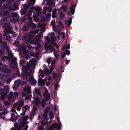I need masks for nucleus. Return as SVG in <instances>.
<instances>
[{
	"instance_id": "obj_1",
	"label": "nucleus",
	"mask_w": 130,
	"mask_h": 130,
	"mask_svg": "<svg viewBox=\"0 0 130 130\" xmlns=\"http://www.w3.org/2000/svg\"><path fill=\"white\" fill-rule=\"evenodd\" d=\"M4 26L6 28L5 29V31L6 32L11 34L12 33V28L10 26V24L8 22H6L5 23Z\"/></svg>"
},
{
	"instance_id": "obj_2",
	"label": "nucleus",
	"mask_w": 130,
	"mask_h": 130,
	"mask_svg": "<svg viewBox=\"0 0 130 130\" xmlns=\"http://www.w3.org/2000/svg\"><path fill=\"white\" fill-rule=\"evenodd\" d=\"M18 15V14L15 12H13L8 17V19L11 21H16L15 18Z\"/></svg>"
},
{
	"instance_id": "obj_3",
	"label": "nucleus",
	"mask_w": 130,
	"mask_h": 130,
	"mask_svg": "<svg viewBox=\"0 0 130 130\" xmlns=\"http://www.w3.org/2000/svg\"><path fill=\"white\" fill-rule=\"evenodd\" d=\"M24 92H26L27 94L29 95L31 93V87L28 85H26L23 88Z\"/></svg>"
},
{
	"instance_id": "obj_4",
	"label": "nucleus",
	"mask_w": 130,
	"mask_h": 130,
	"mask_svg": "<svg viewBox=\"0 0 130 130\" xmlns=\"http://www.w3.org/2000/svg\"><path fill=\"white\" fill-rule=\"evenodd\" d=\"M9 91L8 88L5 89V91L1 95L0 98L1 100H4L6 98L7 94L8 93Z\"/></svg>"
},
{
	"instance_id": "obj_5",
	"label": "nucleus",
	"mask_w": 130,
	"mask_h": 130,
	"mask_svg": "<svg viewBox=\"0 0 130 130\" xmlns=\"http://www.w3.org/2000/svg\"><path fill=\"white\" fill-rule=\"evenodd\" d=\"M3 66L4 67L3 68L2 70L4 72L9 73L11 72L12 71L11 70V69H9V66L8 65H6L5 64V63H4Z\"/></svg>"
},
{
	"instance_id": "obj_6",
	"label": "nucleus",
	"mask_w": 130,
	"mask_h": 130,
	"mask_svg": "<svg viewBox=\"0 0 130 130\" xmlns=\"http://www.w3.org/2000/svg\"><path fill=\"white\" fill-rule=\"evenodd\" d=\"M16 62V59H14L13 60L12 62L10 63V66L11 68L12 69H14L15 67H17V64Z\"/></svg>"
},
{
	"instance_id": "obj_7",
	"label": "nucleus",
	"mask_w": 130,
	"mask_h": 130,
	"mask_svg": "<svg viewBox=\"0 0 130 130\" xmlns=\"http://www.w3.org/2000/svg\"><path fill=\"white\" fill-rule=\"evenodd\" d=\"M22 95L23 97H26L25 99L26 100H28L30 99L31 98V95H27L26 92H23L22 93Z\"/></svg>"
},
{
	"instance_id": "obj_8",
	"label": "nucleus",
	"mask_w": 130,
	"mask_h": 130,
	"mask_svg": "<svg viewBox=\"0 0 130 130\" xmlns=\"http://www.w3.org/2000/svg\"><path fill=\"white\" fill-rule=\"evenodd\" d=\"M57 123L52 124L50 126L47 130H54V128H57Z\"/></svg>"
},
{
	"instance_id": "obj_9",
	"label": "nucleus",
	"mask_w": 130,
	"mask_h": 130,
	"mask_svg": "<svg viewBox=\"0 0 130 130\" xmlns=\"http://www.w3.org/2000/svg\"><path fill=\"white\" fill-rule=\"evenodd\" d=\"M8 33H9L6 32L5 31V32L4 34V36L6 37V39L8 41H10L12 37L8 34Z\"/></svg>"
},
{
	"instance_id": "obj_10",
	"label": "nucleus",
	"mask_w": 130,
	"mask_h": 130,
	"mask_svg": "<svg viewBox=\"0 0 130 130\" xmlns=\"http://www.w3.org/2000/svg\"><path fill=\"white\" fill-rule=\"evenodd\" d=\"M28 27H31V28H35L36 27V25L35 24L33 23V22H29L28 24Z\"/></svg>"
},
{
	"instance_id": "obj_11",
	"label": "nucleus",
	"mask_w": 130,
	"mask_h": 130,
	"mask_svg": "<svg viewBox=\"0 0 130 130\" xmlns=\"http://www.w3.org/2000/svg\"><path fill=\"white\" fill-rule=\"evenodd\" d=\"M18 122L21 124V126L22 127H23L25 125L26 122H24L23 121L22 122V117H20L19 118Z\"/></svg>"
},
{
	"instance_id": "obj_12",
	"label": "nucleus",
	"mask_w": 130,
	"mask_h": 130,
	"mask_svg": "<svg viewBox=\"0 0 130 130\" xmlns=\"http://www.w3.org/2000/svg\"><path fill=\"white\" fill-rule=\"evenodd\" d=\"M7 98L8 100L10 101H11L12 99L14 98L13 96V93L12 92H10L9 94L8 95Z\"/></svg>"
},
{
	"instance_id": "obj_13",
	"label": "nucleus",
	"mask_w": 130,
	"mask_h": 130,
	"mask_svg": "<svg viewBox=\"0 0 130 130\" xmlns=\"http://www.w3.org/2000/svg\"><path fill=\"white\" fill-rule=\"evenodd\" d=\"M28 75L27 74H24L23 73L22 74V77L23 79L25 80L27 79L28 80V78H30V76Z\"/></svg>"
},
{
	"instance_id": "obj_14",
	"label": "nucleus",
	"mask_w": 130,
	"mask_h": 130,
	"mask_svg": "<svg viewBox=\"0 0 130 130\" xmlns=\"http://www.w3.org/2000/svg\"><path fill=\"white\" fill-rule=\"evenodd\" d=\"M72 7H70V11L71 13L73 14L75 11V8L74 7H75V5L73 4L72 5Z\"/></svg>"
},
{
	"instance_id": "obj_15",
	"label": "nucleus",
	"mask_w": 130,
	"mask_h": 130,
	"mask_svg": "<svg viewBox=\"0 0 130 130\" xmlns=\"http://www.w3.org/2000/svg\"><path fill=\"white\" fill-rule=\"evenodd\" d=\"M2 44L3 46H2V47L3 49H5V48L8 51L9 50V47H8L6 43L5 42H3L2 43Z\"/></svg>"
},
{
	"instance_id": "obj_16",
	"label": "nucleus",
	"mask_w": 130,
	"mask_h": 130,
	"mask_svg": "<svg viewBox=\"0 0 130 130\" xmlns=\"http://www.w3.org/2000/svg\"><path fill=\"white\" fill-rule=\"evenodd\" d=\"M11 118V121L13 122L15 121L18 119V117H16L15 115L13 113L12 114Z\"/></svg>"
},
{
	"instance_id": "obj_17",
	"label": "nucleus",
	"mask_w": 130,
	"mask_h": 130,
	"mask_svg": "<svg viewBox=\"0 0 130 130\" xmlns=\"http://www.w3.org/2000/svg\"><path fill=\"white\" fill-rule=\"evenodd\" d=\"M48 120H41V124L43 126H46L48 124Z\"/></svg>"
},
{
	"instance_id": "obj_18",
	"label": "nucleus",
	"mask_w": 130,
	"mask_h": 130,
	"mask_svg": "<svg viewBox=\"0 0 130 130\" xmlns=\"http://www.w3.org/2000/svg\"><path fill=\"white\" fill-rule=\"evenodd\" d=\"M38 84L39 86L42 85L43 86L44 83L42 80V79L41 77L39 78L38 80Z\"/></svg>"
},
{
	"instance_id": "obj_19",
	"label": "nucleus",
	"mask_w": 130,
	"mask_h": 130,
	"mask_svg": "<svg viewBox=\"0 0 130 130\" xmlns=\"http://www.w3.org/2000/svg\"><path fill=\"white\" fill-rule=\"evenodd\" d=\"M46 103V101L45 99H43L41 102V105L43 108H44L45 107Z\"/></svg>"
},
{
	"instance_id": "obj_20",
	"label": "nucleus",
	"mask_w": 130,
	"mask_h": 130,
	"mask_svg": "<svg viewBox=\"0 0 130 130\" xmlns=\"http://www.w3.org/2000/svg\"><path fill=\"white\" fill-rule=\"evenodd\" d=\"M35 103L36 105H39L40 104V99L38 96L36 98Z\"/></svg>"
},
{
	"instance_id": "obj_21",
	"label": "nucleus",
	"mask_w": 130,
	"mask_h": 130,
	"mask_svg": "<svg viewBox=\"0 0 130 130\" xmlns=\"http://www.w3.org/2000/svg\"><path fill=\"white\" fill-rule=\"evenodd\" d=\"M48 116V114L44 113L42 116V118L43 120H48L47 118Z\"/></svg>"
},
{
	"instance_id": "obj_22",
	"label": "nucleus",
	"mask_w": 130,
	"mask_h": 130,
	"mask_svg": "<svg viewBox=\"0 0 130 130\" xmlns=\"http://www.w3.org/2000/svg\"><path fill=\"white\" fill-rule=\"evenodd\" d=\"M27 10L26 9H25L23 8L21 10V12L22 15H25L26 14Z\"/></svg>"
},
{
	"instance_id": "obj_23",
	"label": "nucleus",
	"mask_w": 130,
	"mask_h": 130,
	"mask_svg": "<svg viewBox=\"0 0 130 130\" xmlns=\"http://www.w3.org/2000/svg\"><path fill=\"white\" fill-rule=\"evenodd\" d=\"M14 126L18 130H21V127L20 125L19 124L17 123H15L14 125Z\"/></svg>"
},
{
	"instance_id": "obj_24",
	"label": "nucleus",
	"mask_w": 130,
	"mask_h": 130,
	"mask_svg": "<svg viewBox=\"0 0 130 130\" xmlns=\"http://www.w3.org/2000/svg\"><path fill=\"white\" fill-rule=\"evenodd\" d=\"M29 82L33 86H35L36 85L37 83V81L35 79L31 80L29 81Z\"/></svg>"
},
{
	"instance_id": "obj_25",
	"label": "nucleus",
	"mask_w": 130,
	"mask_h": 130,
	"mask_svg": "<svg viewBox=\"0 0 130 130\" xmlns=\"http://www.w3.org/2000/svg\"><path fill=\"white\" fill-rule=\"evenodd\" d=\"M22 117V121H23L26 122V121L28 119V117L27 116H25L23 117Z\"/></svg>"
},
{
	"instance_id": "obj_26",
	"label": "nucleus",
	"mask_w": 130,
	"mask_h": 130,
	"mask_svg": "<svg viewBox=\"0 0 130 130\" xmlns=\"http://www.w3.org/2000/svg\"><path fill=\"white\" fill-rule=\"evenodd\" d=\"M51 41H55L56 37L54 36V33H52L51 36Z\"/></svg>"
},
{
	"instance_id": "obj_27",
	"label": "nucleus",
	"mask_w": 130,
	"mask_h": 130,
	"mask_svg": "<svg viewBox=\"0 0 130 130\" xmlns=\"http://www.w3.org/2000/svg\"><path fill=\"white\" fill-rule=\"evenodd\" d=\"M50 109V108L48 107L47 108H46L44 110V113H46V114H48V112L49 110Z\"/></svg>"
},
{
	"instance_id": "obj_28",
	"label": "nucleus",
	"mask_w": 130,
	"mask_h": 130,
	"mask_svg": "<svg viewBox=\"0 0 130 130\" xmlns=\"http://www.w3.org/2000/svg\"><path fill=\"white\" fill-rule=\"evenodd\" d=\"M4 12V16L8 15L10 13L9 11L7 10H5Z\"/></svg>"
},
{
	"instance_id": "obj_29",
	"label": "nucleus",
	"mask_w": 130,
	"mask_h": 130,
	"mask_svg": "<svg viewBox=\"0 0 130 130\" xmlns=\"http://www.w3.org/2000/svg\"><path fill=\"white\" fill-rule=\"evenodd\" d=\"M61 8L63 9L64 11H66L67 10L68 7L66 5H62L61 6Z\"/></svg>"
},
{
	"instance_id": "obj_30",
	"label": "nucleus",
	"mask_w": 130,
	"mask_h": 130,
	"mask_svg": "<svg viewBox=\"0 0 130 130\" xmlns=\"http://www.w3.org/2000/svg\"><path fill=\"white\" fill-rule=\"evenodd\" d=\"M35 3V2L33 0H30L28 4L30 6H33L34 5Z\"/></svg>"
},
{
	"instance_id": "obj_31",
	"label": "nucleus",
	"mask_w": 130,
	"mask_h": 130,
	"mask_svg": "<svg viewBox=\"0 0 130 130\" xmlns=\"http://www.w3.org/2000/svg\"><path fill=\"white\" fill-rule=\"evenodd\" d=\"M35 91L37 95L40 94L41 91L39 89H38L37 88H36L35 89Z\"/></svg>"
},
{
	"instance_id": "obj_32",
	"label": "nucleus",
	"mask_w": 130,
	"mask_h": 130,
	"mask_svg": "<svg viewBox=\"0 0 130 130\" xmlns=\"http://www.w3.org/2000/svg\"><path fill=\"white\" fill-rule=\"evenodd\" d=\"M24 105V102L23 100H21L19 101V104L18 105L20 106L21 107H23Z\"/></svg>"
},
{
	"instance_id": "obj_33",
	"label": "nucleus",
	"mask_w": 130,
	"mask_h": 130,
	"mask_svg": "<svg viewBox=\"0 0 130 130\" xmlns=\"http://www.w3.org/2000/svg\"><path fill=\"white\" fill-rule=\"evenodd\" d=\"M23 72L24 73V74H27L28 75H30V74L29 72H28V70L26 68H25Z\"/></svg>"
},
{
	"instance_id": "obj_34",
	"label": "nucleus",
	"mask_w": 130,
	"mask_h": 130,
	"mask_svg": "<svg viewBox=\"0 0 130 130\" xmlns=\"http://www.w3.org/2000/svg\"><path fill=\"white\" fill-rule=\"evenodd\" d=\"M49 44H46V46L49 48V50L50 51L52 50V45L49 43H48Z\"/></svg>"
},
{
	"instance_id": "obj_35",
	"label": "nucleus",
	"mask_w": 130,
	"mask_h": 130,
	"mask_svg": "<svg viewBox=\"0 0 130 130\" xmlns=\"http://www.w3.org/2000/svg\"><path fill=\"white\" fill-rule=\"evenodd\" d=\"M14 83L17 85H20V80H19L15 81L14 82Z\"/></svg>"
},
{
	"instance_id": "obj_36",
	"label": "nucleus",
	"mask_w": 130,
	"mask_h": 130,
	"mask_svg": "<svg viewBox=\"0 0 130 130\" xmlns=\"http://www.w3.org/2000/svg\"><path fill=\"white\" fill-rule=\"evenodd\" d=\"M13 43L17 46H18L20 45L19 42L17 41H15Z\"/></svg>"
},
{
	"instance_id": "obj_37",
	"label": "nucleus",
	"mask_w": 130,
	"mask_h": 130,
	"mask_svg": "<svg viewBox=\"0 0 130 130\" xmlns=\"http://www.w3.org/2000/svg\"><path fill=\"white\" fill-rule=\"evenodd\" d=\"M63 49L65 50L66 49H69L70 48V45L69 44H68L66 46L63 47Z\"/></svg>"
},
{
	"instance_id": "obj_38",
	"label": "nucleus",
	"mask_w": 130,
	"mask_h": 130,
	"mask_svg": "<svg viewBox=\"0 0 130 130\" xmlns=\"http://www.w3.org/2000/svg\"><path fill=\"white\" fill-rule=\"evenodd\" d=\"M45 39L46 41L48 42V43H49L51 41V39L48 36H46L45 38Z\"/></svg>"
},
{
	"instance_id": "obj_39",
	"label": "nucleus",
	"mask_w": 130,
	"mask_h": 130,
	"mask_svg": "<svg viewBox=\"0 0 130 130\" xmlns=\"http://www.w3.org/2000/svg\"><path fill=\"white\" fill-rule=\"evenodd\" d=\"M30 6L29 4H25L24 5L23 8L25 9H26L27 10V9Z\"/></svg>"
},
{
	"instance_id": "obj_40",
	"label": "nucleus",
	"mask_w": 130,
	"mask_h": 130,
	"mask_svg": "<svg viewBox=\"0 0 130 130\" xmlns=\"http://www.w3.org/2000/svg\"><path fill=\"white\" fill-rule=\"evenodd\" d=\"M72 19L70 18L68 21V26H69L72 23Z\"/></svg>"
},
{
	"instance_id": "obj_41",
	"label": "nucleus",
	"mask_w": 130,
	"mask_h": 130,
	"mask_svg": "<svg viewBox=\"0 0 130 130\" xmlns=\"http://www.w3.org/2000/svg\"><path fill=\"white\" fill-rule=\"evenodd\" d=\"M34 79H35L34 78V76L32 75H31L30 74V78H28V80H29V81H30Z\"/></svg>"
},
{
	"instance_id": "obj_42",
	"label": "nucleus",
	"mask_w": 130,
	"mask_h": 130,
	"mask_svg": "<svg viewBox=\"0 0 130 130\" xmlns=\"http://www.w3.org/2000/svg\"><path fill=\"white\" fill-rule=\"evenodd\" d=\"M4 104L6 106H8L10 105V103L8 101H6L4 102Z\"/></svg>"
},
{
	"instance_id": "obj_43",
	"label": "nucleus",
	"mask_w": 130,
	"mask_h": 130,
	"mask_svg": "<svg viewBox=\"0 0 130 130\" xmlns=\"http://www.w3.org/2000/svg\"><path fill=\"white\" fill-rule=\"evenodd\" d=\"M32 11H30L29 10L28 11V13L27 15V16L28 17H29L31 16L32 14Z\"/></svg>"
},
{
	"instance_id": "obj_44",
	"label": "nucleus",
	"mask_w": 130,
	"mask_h": 130,
	"mask_svg": "<svg viewBox=\"0 0 130 130\" xmlns=\"http://www.w3.org/2000/svg\"><path fill=\"white\" fill-rule=\"evenodd\" d=\"M35 9L36 12H38L41 10V8L40 7H38L35 8Z\"/></svg>"
},
{
	"instance_id": "obj_45",
	"label": "nucleus",
	"mask_w": 130,
	"mask_h": 130,
	"mask_svg": "<svg viewBox=\"0 0 130 130\" xmlns=\"http://www.w3.org/2000/svg\"><path fill=\"white\" fill-rule=\"evenodd\" d=\"M37 109V106H34L33 107V113H35L36 110Z\"/></svg>"
},
{
	"instance_id": "obj_46",
	"label": "nucleus",
	"mask_w": 130,
	"mask_h": 130,
	"mask_svg": "<svg viewBox=\"0 0 130 130\" xmlns=\"http://www.w3.org/2000/svg\"><path fill=\"white\" fill-rule=\"evenodd\" d=\"M18 95V93L17 92H15L14 93H13V96L14 98L17 97Z\"/></svg>"
},
{
	"instance_id": "obj_47",
	"label": "nucleus",
	"mask_w": 130,
	"mask_h": 130,
	"mask_svg": "<svg viewBox=\"0 0 130 130\" xmlns=\"http://www.w3.org/2000/svg\"><path fill=\"white\" fill-rule=\"evenodd\" d=\"M43 24H41L39 23L38 25V28H41L43 27Z\"/></svg>"
},
{
	"instance_id": "obj_48",
	"label": "nucleus",
	"mask_w": 130,
	"mask_h": 130,
	"mask_svg": "<svg viewBox=\"0 0 130 130\" xmlns=\"http://www.w3.org/2000/svg\"><path fill=\"white\" fill-rule=\"evenodd\" d=\"M39 31V30L38 29L34 30L33 31H31L32 32V33L34 34H36L38 33Z\"/></svg>"
},
{
	"instance_id": "obj_49",
	"label": "nucleus",
	"mask_w": 130,
	"mask_h": 130,
	"mask_svg": "<svg viewBox=\"0 0 130 130\" xmlns=\"http://www.w3.org/2000/svg\"><path fill=\"white\" fill-rule=\"evenodd\" d=\"M44 72L47 74L50 73V71L47 70L46 68H45L44 70Z\"/></svg>"
},
{
	"instance_id": "obj_50",
	"label": "nucleus",
	"mask_w": 130,
	"mask_h": 130,
	"mask_svg": "<svg viewBox=\"0 0 130 130\" xmlns=\"http://www.w3.org/2000/svg\"><path fill=\"white\" fill-rule=\"evenodd\" d=\"M65 53L66 54L69 55L70 54V52L69 50H66L65 51Z\"/></svg>"
},
{
	"instance_id": "obj_51",
	"label": "nucleus",
	"mask_w": 130,
	"mask_h": 130,
	"mask_svg": "<svg viewBox=\"0 0 130 130\" xmlns=\"http://www.w3.org/2000/svg\"><path fill=\"white\" fill-rule=\"evenodd\" d=\"M9 6H8L6 4H4L3 5V7L4 9H7V8Z\"/></svg>"
},
{
	"instance_id": "obj_52",
	"label": "nucleus",
	"mask_w": 130,
	"mask_h": 130,
	"mask_svg": "<svg viewBox=\"0 0 130 130\" xmlns=\"http://www.w3.org/2000/svg\"><path fill=\"white\" fill-rule=\"evenodd\" d=\"M4 49H0V54H3L4 53Z\"/></svg>"
},
{
	"instance_id": "obj_53",
	"label": "nucleus",
	"mask_w": 130,
	"mask_h": 130,
	"mask_svg": "<svg viewBox=\"0 0 130 130\" xmlns=\"http://www.w3.org/2000/svg\"><path fill=\"white\" fill-rule=\"evenodd\" d=\"M61 36L62 38H64L65 36V33L63 32H62L61 33Z\"/></svg>"
},
{
	"instance_id": "obj_54",
	"label": "nucleus",
	"mask_w": 130,
	"mask_h": 130,
	"mask_svg": "<svg viewBox=\"0 0 130 130\" xmlns=\"http://www.w3.org/2000/svg\"><path fill=\"white\" fill-rule=\"evenodd\" d=\"M57 12V9L56 8H55L53 10L52 12V14H56Z\"/></svg>"
},
{
	"instance_id": "obj_55",
	"label": "nucleus",
	"mask_w": 130,
	"mask_h": 130,
	"mask_svg": "<svg viewBox=\"0 0 130 130\" xmlns=\"http://www.w3.org/2000/svg\"><path fill=\"white\" fill-rule=\"evenodd\" d=\"M32 20V18L31 17H28L27 20L29 21V22H32L33 21Z\"/></svg>"
},
{
	"instance_id": "obj_56",
	"label": "nucleus",
	"mask_w": 130,
	"mask_h": 130,
	"mask_svg": "<svg viewBox=\"0 0 130 130\" xmlns=\"http://www.w3.org/2000/svg\"><path fill=\"white\" fill-rule=\"evenodd\" d=\"M59 24L61 27L63 28L64 27V25L61 21H60L59 23Z\"/></svg>"
},
{
	"instance_id": "obj_57",
	"label": "nucleus",
	"mask_w": 130,
	"mask_h": 130,
	"mask_svg": "<svg viewBox=\"0 0 130 130\" xmlns=\"http://www.w3.org/2000/svg\"><path fill=\"white\" fill-rule=\"evenodd\" d=\"M8 56L10 57L11 59L12 58V54L11 52H9L8 53Z\"/></svg>"
},
{
	"instance_id": "obj_58",
	"label": "nucleus",
	"mask_w": 130,
	"mask_h": 130,
	"mask_svg": "<svg viewBox=\"0 0 130 130\" xmlns=\"http://www.w3.org/2000/svg\"><path fill=\"white\" fill-rule=\"evenodd\" d=\"M21 107L20 106L18 105L17 107V110L19 111H20L21 109Z\"/></svg>"
},
{
	"instance_id": "obj_59",
	"label": "nucleus",
	"mask_w": 130,
	"mask_h": 130,
	"mask_svg": "<svg viewBox=\"0 0 130 130\" xmlns=\"http://www.w3.org/2000/svg\"><path fill=\"white\" fill-rule=\"evenodd\" d=\"M60 19H62V18H63L64 17V15L62 13V12H61L60 13Z\"/></svg>"
},
{
	"instance_id": "obj_60",
	"label": "nucleus",
	"mask_w": 130,
	"mask_h": 130,
	"mask_svg": "<svg viewBox=\"0 0 130 130\" xmlns=\"http://www.w3.org/2000/svg\"><path fill=\"white\" fill-rule=\"evenodd\" d=\"M29 9H30V10H29L30 11H32V12L33 11L34 9H35V8L34 6H32L31 7L29 8Z\"/></svg>"
},
{
	"instance_id": "obj_61",
	"label": "nucleus",
	"mask_w": 130,
	"mask_h": 130,
	"mask_svg": "<svg viewBox=\"0 0 130 130\" xmlns=\"http://www.w3.org/2000/svg\"><path fill=\"white\" fill-rule=\"evenodd\" d=\"M52 50H53L54 53H55V52H57V50L56 51V49L55 48V47L54 46H52Z\"/></svg>"
},
{
	"instance_id": "obj_62",
	"label": "nucleus",
	"mask_w": 130,
	"mask_h": 130,
	"mask_svg": "<svg viewBox=\"0 0 130 130\" xmlns=\"http://www.w3.org/2000/svg\"><path fill=\"white\" fill-rule=\"evenodd\" d=\"M47 62L48 64H49L51 62V59L50 58H49L47 60Z\"/></svg>"
},
{
	"instance_id": "obj_63",
	"label": "nucleus",
	"mask_w": 130,
	"mask_h": 130,
	"mask_svg": "<svg viewBox=\"0 0 130 130\" xmlns=\"http://www.w3.org/2000/svg\"><path fill=\"white\" fill-rule=\"evenodd\" d=\"M28 107V105L25 106L23 108V110L24 111V110H27V109Z\"/></svg>"
},
{
	"instance_id": "obj_64",
	"label": "nucleus",
	"mask_w": 130,
	"mask_h": 130,
	"mask_svg": "<svg viewBox=\"0 0 130 130\" xmlns=\"http://www.w3.org/2000/svg\"><path fill=\"white\" fill-rule=\"evenodd\" d=\"M61 126V123H60L58 125L57 124V127L58 129H59Z\"/></svg>"
}]
</instances>
